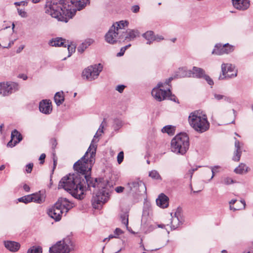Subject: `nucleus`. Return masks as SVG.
Returning <instances> with one entry per match:
<instances>
[{"mask_svg": "<svg viewBox=\"0 0 253 253\" xmlns=\"http://www.w3.org/2000/svg\"><path fill=\"white\" fill-rule=\"evenodd\" d=\"M4 245L7 250L13 253L17 252L20 247L19 243L11 241H4Z\"/></svg>", "mask_w": 253, "mask_h": 253, "instance_id": "nucleus-25", "label": "nucleus"}, {"mask_svg": "<svg viewBox=\"0 0 253 253\" xmlns=\"http://www.w3.org/2000/svg\"><path fill=\"white\" fill-rule=\"evenodd\" d=\"M73 247V243L69 237L57 242L49 248V253H69Z\"/></svg>", "mask_w": 253, "mask_h": 253, "instance_id": "nucleus-5", "label": "nucleus"}, {"mask_svg": "<svg viewBox=\"0 0 253 253\" xmlns=\"http://www.w3.org/2000/svg\"><path fill=\"white\" fill-rule=\"evenodd\" d=\"M234 7L238 10L244 11L250 6V0H232Z\"/></svg>", "mask_w": 253, "mask_h": 253, "instance_id": "nucleus-18", "label": "nucleus"}, {"mask_svg": "<svg viewBox=\"0 0 253 253\" xmlns=\"http://www.w3.org/2000/svg\"><path fill=\"white\" fill-rule=\"evenodd\" d=\"M123 35H120V33L115 31V28L114 26H112L106 34L105 37V40L107 42L113 44L117 42L118 39H123Z\"/></svg>", "mask_w": 253, "mask_h": 253, "instance_id": "nucleus-13", "label": "nucleus"}, {"mask_svg": "<svg viewBox=\"0 0 253 253\" xmlns=\"http://www.w3.org/2000/svg\"><path fill=\"white\" fill-rule=\"evenodd\" d=\"M5 166L4 165H1L0 166V170H2L4 169Z\"/></svg>", "mask_w": 253, "mask_h": 253, "instance_id": "nucleus-63", "label": "nucleus"}, {"mask_svg": "<svg viewBox=\"0 0 253 253\" xmlns=\"http://www.w3.org/2000/svg\"><path fill=\"white\" fill-rule=\"evenodd\" d=\"M139 6L137 5H135L132 6L131 10L133 13H137L139 11Z\"/></svg>", "mask_w": 253, "mask_h": 253, "instance_id": "nucleus-54", "label": "nucleus"}, {"mask_svg": "<svg viewBox=\"0 0 253 253\" xmlns=\"http://www.w3.org/2000/svg\"><path fill=\"white\" fill-rule=\"evenodd\" d=\"M170 227L171 230H175L177 228L180 224L182 222V217L181 215V210L178 208L175 212L174 215L171 213Z\"/></svg>", "mask_w": 253, "mask_h": 253, "instance_id": "nucleus-16", "label": "nucleus"}, {"mask_svg": "<svg viewBox=\"0 0 253 253\" xmlns=\"http://www.w3.org/2000/svg\"><path fill=\"white\" fill-rule=\"evenodd\" d=\"M167 98H168V99H169L171 101H173L175 102H177V103H179L178 100L177 98H176V97L175 96V95L172 94L171 92L170 93H169L167 95Z\"/></svg>", "mask_w": 253, "mask_h": 253, "instance_id": "nucleus-43", "label": "nucleus"}, {"mask_svg": "<svg viewBox=\"0 0 253 253\" xmlns=\"http://www.w3.org/2000/svg\"><path fill=\"white\" fill-rule=\"evenodd\" d=\"M124 160V152H120L117 156V161L119 164H120Z\"/></svg>", "mask_w": 253, "mask_h": 253, "instance_id": "nucleus-45", "label": "nucleus"}, {"mask_svg": "<svg viewBox=\"0 0 253 253\" xmlns=\"http://www.w3.org/2000/svg\"><path fill=\"white\" fill-rule=\"evenodd\" d=\"M69 193L75 199L83 200L85 197L86 191H68Z\"/></svg>", "mask_w": 253, "mask_h": 253, "instance_id": "nucleus-30", "label": "nucleus"}, {"mask_svg": "<svg viewBox=\"0 0 253 253\" xmlns=\"http://www.w3.org/2000/svg\"><path fill=\"white\" fill-rule=\"evenodd\" d=\"M126 50L125 48L122 47L120 51L117 53V56H123L124 54V53L125 52Z\"/></svg>", "mask_w": 253, "mask_h": 253, "instance_id": "nucleus-57", "label": "nucleus"}, {"mask_svg": "<svg viewBox=\"0 0 253 253\" xmlns=\"http://www.w3.org/2000/svg\"><path fill=\"white\" fill-rule=\"evenodd\" d=\"M128 215L126 213L123 214L121 215L122 223L126 225L127 229L128 230Z\"/></svg>", "mask_w": 253, "mask_h": 253, "instance_id": "nucleus-40", "label": "nucleus"}, {"mask_svg": "<svg viewBox=\"0 0 253 253\" xmlns=\"http://www.w3.org/2000/svg\"><path fill=\"white\" fill-rule=\"evenodd\" d=\"M122 126V121L118 119H116L114 121V128L115 129H118Z\"/></svg>", "mask_w": 253, "mask_h": 253, "instance_id": "nucleus-42", "label": "nucleus"}, {"mask_svg": "<svg viewBox=\"0 0 253 253\" xmlns=\"http://www.w3.org/2000/svg\"><path fill=\"white\" fill-rule=\"evenodd\" d=\"M127 188L130 190H146L144 183L140 180L131 181L127 183Z\"/></svg>", "mask_w": 253, "mask_h": 253, "instance_id": "nucleus-23", "label": "nucleus"}, {"mask_svg": "<svg viewBox=\"0 0 253 253\" xmlns=\"http://www.w3.org/2000/svg\"><path fill=\"white\" fill-rule=\"evenodd\" d=\"M164 39V37L161 35H155L154 42L156 41L157 42H160V41L163 40Z\"/></svg>", "mask_w": 253, "mask_h": 253, "instance_id": "nucleus-53", "label": "nucleus"}, {"mask_svg": "<svg viewBox=\"0 0 253 253\" xmlns=\"http://www.w3.org/2000/svg\"><path fill=\"white\" fill-rule=\"evenodd\" d=\"M236 202L237 200L236 199H233L229 202L230 209L231 210L235 211L237 210H241L245 208L246 202L244 200H241L239 201V203L241 204L240 207H234L232 206V205L234 204Z\"/></svg>", "mask_w": 253, "mask_h": 253, "instance_id": "nucleus-31", "label": "nucleus"}, {"mask_svg": "<svg viewBox=\"0 0 253 253\" xmlns=\"http://www.w3.org/2000/svg\"><path fill=\"white\" fill-rule=\"evenodd\" d=\"M164 84L159 83L157 85L154 87L151 92L153 97L158 101H162L167 99V95L170 93V90L168 89L167 90L161 88L163 87Z\"/></svg>", "mask_w": 253, "mask_h": 253, "instance_id": "nucleus-9", "label": "nucleus"}, {"mask_svg": "<svg viewBox=\"0 0 253 253\" xmlns=\"http://www.w3.org/2000/svg\"><path fill=\"white\" fill-rule=\"evenodd\" d=\"M113 238H115V235H113L112 234H111L109 236L108 238H105L103 240L104 242L106 241V240H109L111 239H112Z\"/></svg>", "mask_w": 253, "mask_h": 253, "instance_id": "nucleus-59", "label": "nucleus"}, {"mask_svg": "<svg viewBox=\"0 0 253 253\" xmlns=\"http://www.w3.org/2000/svg\"><path fill=\"white\" fill-rule=\"evenodd\" d=\"M191 77L197 78H203L210 85L213 84L212 79L209 76L205 74V71L202 68L193 67L192 70H191Z\"/></svg>", "mask_w": 253, "mask_h": 253, "instance_id": "nucleus-15", "label": "nucleus"}, {"mask_svg": "<svg viewBox=\"0 0 253 253\" xmlns=\"http://www.w3.org/2000/svg\"><path fill=\"white\" fill-rule=\"evenodd\" d=\"M221 71L223 77L220 75L219 77L221 80L226 78H233L237 76V71L235 69V66L231 64L223 63L221 65Z\"/></svg>", "mask_w": 253, "mask_h": 253, "instance_id": "nucleus-10", "label": "nucleus"}, {"mask_svg": "<svg viewBox=\"0 0 253 253\" xmlns=\"http://www.w3.org/2000/svg\"><path fill=\"white\" fill-rule=\"evenodd\" d=\"M106 124L105 119H104L97 132L94 135V138H97L99 136V135H98V133H102L103 132V128H104V124Z\"/></svg>", "mask_w": 253, "mask_h": 253, "instance_id": "nucleus-41", "label": "nucleus"}, {"mask_svg": "<svg viewBox=\"0 0 253 253\" xmlns=\"http://www.w3.org/2000/svg\"><path fill=\"white\" fill-rule=\"evenodd\" d=\"M89 3V0H60V7L62 10H59L58 21L67 22L72 18L77 10H81L84 8L87 4Z\"/></svg>", "mask_w": 253, "mask_h": 253, "instance_id": "nucleus-2", "label": "nucleus"}, {"mask_svg": "<svg viewBox=\"0 0 253 253\" xmlns=\"http://www.w3.org/2000/svg\"><path fill=\"white\" fill-rule=\"evenodd\" d=\"M248 171V167L244 164H240L238 167L234 169V172L237 174H243Z\"/></svg>", "mask_w": 253, "mask_h": 253, "instance_id": "nucleus-34", "label": "nucleus"}, {"mask_svg": "<svg viewBox=\"0 0 253 253\" xmlns=\"http://www.w3.org/2000/svg\"><path fill=\"white\" fill-rule=\"evenodd\" d=\"M93 139L87 151L73 166L74 173H69L63 176L58 184V189L64 190H88L95 188L103 180L91 177V170L95 162L97 145Z\"/></svg>", "mask_w": 253, "mask_h": 253, "instance_id": "nucleus-1", "label": "nucleus"}, {"mask_svg": "<svg viewBox=\"0 0 253 253\" xmlns=\"http://www.w3.org/2000/svg\"><path fill=\"white\" fill-rule=\"evenodd\" d=\"M32 197H30V195L23 196L18 199L19 202H23L25 204L32 202Z\"/></svg>", "mask_w": 253, "mask_h": 253, "instance_id": "nucleus-39", "label": "nucleus"}, {"mask_svg": "<svg viewBox=\"0 0 253 253\" xmlns=\"http://www.w3.org/2000/svg\"><path fill=\"white\" fill-rule=\"evenodd\" d=\"M154 32L152 31H147L142 35V37L146 41L147 44H151L154 42Z\"/></svg>", "mask_w": 253, "mask_h": 253, "instance_id": "nucleus-28", "label": "nucleus"}, {"mask_svg": "<svg viewBox=\"0 0 253 253\" xmlns=\"http://www.w3.org/2000/svg\"><path fill=\"white\" fill-rule=\"evenodd\" d=\"M234 49V46L230 45L229 43H225L224 44L217 43L214 46L212 54L217 55L228 54L233 51Z\"/></svg>", "mask_w": 253, "mask_h": 253, "instance_id": "nucleus-11", "label": "nucleus"}, {"mask_svg": "<svg viewBox=\"0 0 253 253\" xmlns=\"http://www.w3.org/2000/svg\"><path fill=\"white\" fill-rule=\"evenodd\" d=\"M30 196L32 197V202L41 204L45 201V191H39L38 192L30 194Z\"/></svg>", "mask_w": 253, "mask_h": 253, "instance_id": "nucleus-22", "label": "nucleus"}, {"mask_svg": "<svg viewBox=\"0 0 253 253\" xmlns=\"http://www.w3.org/2000/svg\"><path fill=\"white\" fill-rule=\"evenodd\" d=\"M110 193L107 191H96L93 193L91 203L94 209H99L109 199Z\"/></svg>", "mask_w": 253, "mask_h": 253, "instance_id": "nucleus-6", "label": "nucleus"}, {"mask_svg": "<svg viewBox=\"0 0 253 253\" xmlns=\"http://www.w3.org/2000/svg\"><path fill=\"white\" fill-rule=\"evenodd\" d=\"M131 46V44H129L124 47H123V48H124V49L125 48V50H126L128 47H130Z\"/></svg>", "mask_w": 253, "mask_h": 253, "instance_id": "nucleus-64", "label": "nucleus"}, {"mask_svg": "<svg viewBox=\"0 0 253 253\" xmlns=\"http://www.w3.org/2000/svg\"><path fill=\"white\" fill-rule=\"evenodd\" d=\"M54 101L57 106L61 105L64 101V93L63 91L57 92L54 97Z\"/></svg>", "mask_w": 253, "mask_h": 253, "instance_id": "nucleus-33", "label": "nucleus"}, {"mask_svg": "<svg viewBox=\"0 0 253 253\" xmlns=\"http://www.w3.org/2000/svg\"><path fill=\"white\" fill-rule=\"evenodd\" d=\"M66 41L62 38L52 39L49 42V44L52 46H64Z\"/></svg>", "mask_w": 253, "mask_h": 253, "instance_id": "nucleus-29", "label": "nucleus"}, {"mask_svg": "<svg viewBox=\"0 0 253 253\" xmlns=\"http://www.w3.org/2000/svg\"><path fill=\"white\" fill-rule=\"evenodd\" d=\"M220 168L219 166H215L214 167H210V168L211 169L212 175L209 180H211L214 176L215 172H214V169H218Z\"/></svg>", "mask_w": 253, "mask_h": 253, "instance_id": "nucleus-51", "label": "nucleus"}, {"mask_svg": "<svg viewBox=\"0 0 253 253\" xmlns=\"http://www.w3.org/2000/svg\"><path fill=\"white\" fill-rule=\"evenodd\" d=\"M103 69L101 64L90 66L84 69L82 76L88 81H92L97 78Z\"/></svg>", "mask_w": 253, "mask_h": 253, "instance_id": "nucleus-7", "label": "nucleus"}, {"mask_svg": "<svg viewBox=\"0 0 253 253\" xmlns=\"http://www.w3.org/2000/svg\"><path fill=\"white\" fill-rule=\"evenodd\" d=\"M162 131L163 133H167L169 135H172L174 133L175 128L170 125L166 126L162 129Z\"/></svg>", "mask_w": 253, "mask_h": 253, "instance_id": "nucleus-35", "label": "nucleus"}, {"mask_svg": "<svg viewBox=\"0 0 253 253\" xmlns=\"http://www.w3.org/2000/svg\"><path fill=\"white\" fill-rule=\"evenodd\" d=\"M18 84L12 82L0 83V94L3 96H8L18 90Z\"/></svg>", "mask_w": 253, "mask_h": 253, "instance_id": "nucleus-8", "label": "nucleus"}, {"mask_svg": "<svg viewBox=\"0 0 253 253\" xmlns=\"http://www.w3.org/2000/svg\"><path fill=\"white\" fill-rule=\"evenodd\" d=\"M24 48V46H22L19 47L17 50V53H19L21 51V50Z\"/></svg>", "mask_w": 253, "mask_h": 253, "instance_id": "nucleus-61", "label": "nucleus"}, {"mask_svg": "<svg viewBox=\"0 0 253 253\" xmlns=\"http://www.w3.org/2000/svg\"><path fill=\"white\" fill-rule=\"evenodd\" d=\"M222 182L225 184L229 185L232 183L233 180L230 177H224L223 178Z\"/></svg>", "mask_w": 253, "mask_h": 253, "instance_id": "nucleus-44", "label": "nucleus"}, {"mask_svg": "<svg viewBox=\"0 0 253 253\" xmlns=\"http://www.w3.org/2000/svg\"><path fill=\"white\" fill-rule=\"evenodd\" d=\"M128 25V22L127 21H120L119 22H117L114 23L112 26H114L115 28V31L116 32H118L120 33V35L124 34V32H122V30L124 29L125 27H127Z\"/></svg>", "mask_w": 253, "mask_h": 253, "instance_id": "nucleus-26", "label": "nucleus"}, {"mask_svg": "<svg viewBox=\"0 0 253 253\" xmlns=\"http://www.w3.org/2000/svg\"><path fill=\"white\" fill-rule=\"evenodd\" d=\"M18 14L22 17H26L27 13L24 10L22 9L17 8Z\"/></svg>", "mask_w": 253, "mask_h": 253, "instance_id": "nucleus-50", "label": "nucleus"}, {"mask_svg": "<svg viewBox=\"0 0 253 253\" xmlns=\"http://www.w3.org/2000/svg\"><path fill=\"white\" fill-rule=\"evenodd\" d=\"M223 100L229 103H233L234 102V99L230 96H224Z\"/></svg>", "mask_w": 253, "mask_h": 253, "instance_id": "nucleus-49", "label": "nucleus"}, {"mask_svg": "<svg viewBox=\"0 0 253 253\" xmlns=\"http://www.w3.org/2000/svg\"><path fill=\"white\" fill-rule=\"evenodd\" d=\"M140 35V32L137 29H128L126 31L125 35H123V38L126 41H131L139 37Z\"/></svg>", "mask_w": 253, "mask_h": 253, "instance_id": "nucleus-20", "label": "nucleus"}, {"mask_svg": "<svg viewBox=\"0 0 253 253\" xmlns=\"http://www.w3.org/2000/svg\"><path fill=\"white\" fill-rule=\"evenodd\" d=\"M157 205L164 209L169 206V198L164 193H161L156 200Z\"/></svg>", "mask_w": 253, "mask_h": 253, "instance_id": "nucleus-21", "label": "nucleus"}, {"mask_svg": "<svg viewBox=\"0 0 253 253\" xmlns=\"http://www.w3.org/2000/svg\"><path fill=\"white\" fill-rule=\"evenodd\" d=\"M126 86L125 85L121 84L117 86L116 89L120 93H122L125 88Z\"/></svg>", "mask_w": 253, "mask_h": 253, "instance_id": "nucleus-52", "label": "nucleus"}, {"mask_svg": "<svg viewBox=\"0 0 253 253\" xmlns=\"http://www.w3.org/2000/svg\"><path fill=\"white\" fill-rule=\"evenodd\" d=\"M51 144H52V148L53 149H55V148L56 147V146L57 144L56 139H52L51 140Z\"/></svg>", "mask_w": 253, "mask_h": 253, "instance_id": "nucleus-56", "label": "nucleus"}, {"mask_svg": "<svg viewBox=\"0 0 253 253\" xmlns=\"http://www.w3.org/2000/svg\"><path fill=\"white\" fill-rule=\"evenodd\" d=\"M40 111L45 114H49L52 111L51 103L47 100H42L39 104Z\"/></svg>", "mask_w": 253, "mask_h": 253, "instance_id": "nucleus-24", "label": "nucleus"}, {"mask_svg": "<svg viewBox=\"0 0 253 253\" xmlns=\"http://www.w3.org/2000/svg\"><path fill=\"white\" fill-rule=\"evenodd\" d=\"M42 253V248L40 246H33L31 248H30L28 251L27 253Z\"/></svg>", "mask_w": 253, "mask_h": 253, "instance_id": "nucleus-38", "label": "nucleus"}, {"mask_svg": "<svg viewBox=\"0 0 253 253\" xmlns=\"http://www.w3.org/2000/svg\"><path fill=\"white\" fill-rule=\"evenodd\" d=\"M190 126L197 132L203 133L210 128V123L207 115L200 110L191 113L188 117Z\"/></svg>", "mask_w": 253, "mask_h": 253, "instance_id": "nucleus-3", "label": "nucleus"}, {"mask_svg": "<svg viewBox=\"0 0 253 253\" xmlns=\"http://www.w3.org/2000/svg\"><path fill=\"white\" fill-rule=\"evenodd\" d=\"M63 47H67L69 55L68 57H70L71 56L73 53H74L76 49V46L74 44L71 43H69V42L68 41H66L65 45Z\"/></svg>", "mask_w": 253, "mask_h": 253, "instance_id": "nucleus-36", "label": "nucleus"}, {"mask_svg": "<svg viewBox=\"0 0 253 253\" xmlns=\"http://www.w3.org/2000/svg\"><path fill=\"white\" fill-rule=\"evenodd\" d=\"M197 169H198L197 168H195V169H191L189 170V173H190V178H192V174H193V172H194L195 171L197 170Z\"/></svg>", "mask_w": 253, "mask_h": 253, "instance_id": "nucleus-58", "label": "nucleus"}, {"mask_svg": "<svg viewBox=\"0 0 253 253\" xmlns=\"http://www.w3.org/2000/svg\"><path fill=\"white\" fill-rule=\"evenodd\" d=\"M114 190H124V187L122 186H118Z\"/></svg>", "mask_w": 253, "mask_h": 253, "instance_id": "nucleus-62", "label": "nucleus"}, {"mask_svg": "<svg viewBox=\"0 0 253 253\" xmlns=\"http://www.w3.org/2000/svg\"><path fill=\"white\" fill-rule=\"evenodd\" d=\"M45 154H44V153H42L41 155L40 158H39V160H40V164H43V163L44 162V159L45 158Z\"/></svg>", "mask_w": 253, "mask_h": 253, "instance_id": "nucleus-55", "label": "nucleus"}, {"mask_svg": "<svg viewBox=\"0 0 253 253\" xmlns=\"http://www.w3.org/2000/svg\"><path fill=\"white\" fill-rule=\"evenodd\" d=\"M149 176L155 180H162V178L159 173L156 170H152L149 173Z\"/></svg>", "mask_w": 253, "mask_h": 253, "instance_id": "nucleus-37", "label": "nucleus"}, {"mask_svg": "<svg viewBox=\"0 0 253 253\" xmlns=\"http://www.w3.org/2000/svg\"><path fill=\"white\" fill-rule=\"evenodd\" d=\"M92 42L93 40L92 39H89L86 40L78 46V52L81 53H83Z\"/></svg>", "mask_w": 253, "mask_h": 253, "instance_id": "nucleus-32", "label": "nucleus"}, {"mask_svg": "<svg viewBox=\"0 0 253 253\" xmlns=\"http://www.w3.org/2000/svg\"><path fill=\"white\" fill-rule=\"evenodd\" d=\"M189 138L186 133H180L171 141V150L176 154L184 155L189 149Z\"/></svg>", "mask_w": 253, "mask_h": 253, "instance_id": "nucleus-4", "label": "nucleus"}, {"mask_svg": "<svg viewBox=\"0 0 253 253\" xmlns=\"http://www.w3.org/2000/svg\"><path fill=\"white\" fill-rule=\"evenodd\" d=\"M23 139L21 134L16 129L13 130L11 133V140L8 142L7 146L13 147L20 142Z\"/></svg>", "mask_w": 253, "mask_h": 253, "instance_id": "nucleus-17", "label": "nucleus"}, {"mask_svg": "<svg viewBox=\"0 0 253 253\" xmlns=\"http://www.w3.org/2000/svg\"><path fill=\"white\" fill-rule=\"evenodd\" d=\"M23 190H30V187L26 184H24L23 186Z\"/></svg>", "mask_w": 253, "mask_h": 253, "instance_id": "nucleus-60", "label": "nucleus"}, {"mask_svg": "<svg viewBox=\"0 0 253 253\" xmlns=\"http://www.w3.org/2000/svg\"><path fill=\"white\" fill-rule=\"evenodd\" d=\"M235 139V151L234 155L232 157V160L235 162H238L240 160L242 154L241 147L243 145L242 143H241L236 138Z\"/></svg>", "mask_w": 253, "mask_h": 253, "instance_id": "nucleus-19", "label": "nucleus"}, {"mask_svg": "<svg viewBox=\"0 0 253 253\" xmlns=\"http://www.w3.org/2000/svg\"><path fill=\"white\" fill-rule=\"evenodd\" d=\"M33 168V164L29 163L26 166V171L28 173H30L31 172L32 169Z\"/></svg>", "mask_w": 253, "mask_h": 253, "instance_id": "nucleus-47", "label": "nucleus"}, {"mask_svg": "<svg viewBox=\"0 0 253 253\" xmlns=\"http://www.w3.org/2000/svg\"><path fill=\"white\" fill-rule=\"evenodd\" d=\"M213 95L214 97V99H215L217 101H220L222 99L223 100V98H224V95H222V94H218L217 93H214L213 94Z\"/></svg>", "mask_w": 253, "mask_h": 253, "instance_id": "nucleus-46", "label": "nucleus"}, {"mask_svg": "<svg viewBox=\"0 0 253 253\" xmlns=\"http://www.w3.org/2000/svg\"><path fill=\"white\" fill-rule=\"evenodd\" d=\"M64 213L63 209H60L58 206L56 205L55 203L47 211V213L49 216L56 222L61 219L62 214Z\"/></svg>", "mask_w": 253, "mask_h": 253, "instance_id": "nucleus-12", "label": "nucleus"}, {"mask_svg": "<svg viewBox=\"0 0 253 253\" xmlns=\"http://www.w3.org/2000/svg\"><path fill=\"white\" fill-rule=\"evenodd\" d=\"M123 233V231L119 228H117L114 231V235H115V238H118L119 236Z\"/></svg>", "mask_w": 253, "mask_h": 253, "instance_id": "nucleus-48", "label": "nucleus"}, {"mask_svg": "<svg viewBox=\"0 0 253 253\" xmlns=\"http://www.w3.org/2000/svg\"><path fill=\"white\" fill-rule=\"evenodd\" d=\"M55 204L60 209H63V212L65 214L75 206L73 202L69 201L67 198L63 197L59 198L55 203Z\"/></svg>", "mask_w": 253, "mask_h": 253, "instance_id": "nucleus-14", "label": "nucleus"}, {"mask_svg": "<svg viewBox=\"0 0 253 253\" xmlns=\"http://www.w3.org/2000/svg\"><path fill=\"white\" fill-rule=\"evenodd\" d=\"M175 77L177 78L191 77V70H188L186 67L179 68L175 74Z\"/></svg>", "mask_w": 253, "mask_h": 253, "instance_id": "nucleus-27", "label": "nucleus"}]
</instances>
